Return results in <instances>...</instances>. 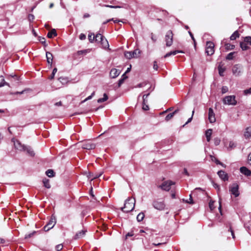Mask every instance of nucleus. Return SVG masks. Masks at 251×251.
Masks as SVG:
<instances>
[{
	"label": "nucleus",
	"instance_id": "f257e3e1",
	"mask_svg": "<svg viewBox=\"0 0 251 251\" xmlns=\"http://www.w3.org/2000/svg\"><path fill=\"white\" fill-rule=\"evenodd\" d=\"M135 199L133 198H128L125 201L124 206L121 208L122 211L126 213L132 211L135 207Z\"/></svg>",
	"mask_w": 251,
	"mask_h": 251
},
{
	"label": "nucleus",
	"instance_id": "f03ea898",
	"mask_svg": "<svg viewBox=\"0 0 251 251\" xmlns=\"http://www.w3.org/2000/svg\"><path fill=\"white\" fill-rule=\"evenodd\" d=\"M140 54L141 51L139 49H136L132 51H126L125 56L127 59H130L133 58L138 57Z\"/></svg>",
	"mask_w": 251,
	"mask_h": 251
},
{
	"label": "nucleus",
	"instance_id": "7ed1b4c3",
	"mask_svg": "<svg viewBox=\"0 0 251 251\" xmlns=\"http://www.w3.org/2000/svg\"><path fill=\"white\" fill-rule=\"evenodd\" d=\"M174 34L172 30L168 31L165 36V41L166 42V46L168 47H171L173 43Z\"/></svg>",
	"mask_w": 251,
	"mask_h": 251
},
{
	"label": "nucleus",
	"instance_id": "20e7f679",
	"mask_svg": "<svg viewBox=\"0 0 251 251\" xmlns=\"http://www.w3.org/2000/svg\"><path fill=\"white\" fill-rule=\"evenodd\" d=\"M223 102L225 104L235 105L237 101L234 96H228L223 99Z\"/></svg>",
	"mask_w": 251,
	"mask_h": 251
},
{
	"label": "nucleus",
	"instance_id": "39448f33",
	"mask_svg": "<svg viewBox=\"0 0 251 251\" xmlns=\"http://www.w3.org/2000/svg\"><path fill=\"white\" fill-rule=\"evenodd\" d=\"M205 52L208 55H211L214 53V44L213 42H206Z\"/></svg>",
	"mask_w": 251,
	"mask_h": 251
},
{
	"label": "nucleus",
	"instance_id": "423d86ee",
	"mask_svg": "<svg viewBox=\"0 0 251 251\" xmlns=\"http://www.w3.org/2000/svg\"><path fill=\"white\" fill-rule=\"evenodd\" d=\"M174 184H175V183L172 181H166L163 182L161 185H159V187L163 190L168 191L171 189V186Z\"/></svg>",
	"mask_w": 251,
	"mask_h": 251
},
{
	"label": "nucleus",
	"instance_id": "0eeeda50",
	"mask_svg": "<svg viewBox=\"0 0 251 251\" xmlns=\"http://www.w3.org/2000/svg\"><path fill=\"white\" fill-rule=\"evenodd\" d=\"M56 220L54 217H51L48 223L44 226L45 231H48L51 229L55 225Z\"/></svg>",
	"mask_w": 251,
	"mask_h": 251
},
{
	"label": "nucleus",
	"instance_id": "6e6552de",
	"mask_svg": "<svg viewBox=\"0 0 251 251\" xmlns=\"http://www.w3.org/2000/svg\"><path fill=\"white\" fill-rule=\"evenodd\" d=\"M238 189L239 186L237 183H233L229 188V191H230L231 193L235 197H237L239 195Z\"/></svg>",
	"mask_w": 251,
	"mask_h": 251
},
{
	"label": "nucleus",
	"instance_id": "1a4fd4ad",
	"mask_svg": "<svg viewBox=\"0 0 251 251\" xmlns=\"http://www.w3.org/2000/svg\"><path fill=\"white\" fill-rule=\"evenodd\" d=\"M12 142L14 143V145L16 149L20 151H25V146L22 145L21 143L18 140H15L14 139H12Z\"/></svg>",
	"mask_w": 251,
	"mask_h": 251
},
{
	"label": "nucleus",
	"instance_id": "9d476101",
	"mask_svg": "<svg viewBox=\"0 0 251 251\" xmlns=\"http://www.w3.org/2000/svg\"><path fill=\"white\" fill-rule=\"evenodd\" d=\"M81 147L84 149L86 150H93L95 148L96 145L95 144L92 143L89 141L84 142L81 145Z\"/></svg>",
	"mask_w": 251,
	"mask_h": 251
},
{
	"label": "nucleus",
	"instance_id": "9b49d317",
	"mask_svg": "<svg viewBox=\"0 0 251 251\" xmlns=\"http://www.w3.org/2000/svg\"><path fill=\"white\" fill-rule=\"evenodd\" d=\"M232 73L235 76H239L242 72V67L238 64H236L232 67Z\"/></svg>",
	"mask_w": 251,
	"mask_h": 251
},
{
	"label": "nucleus",
	"instance_id": "f8f14e48",
	"mask_svg": "<svg viewBox=\"0 0 251 251\" xmlns=\"http://www.w3.org/2000/svg\"><path fill=\"white\" fill-rule=\"evenodd\" d=\"M152 205L155 209L159 210H163L165 206L163 201H153Z\"/></svg>",
	"mask_w": 251,
	"mask_h": 251
},
{
	"label": "nucleus",
	"instance_id": "ddd939ff",
	"mask_svg": "<svg viewBox=\"0 0 251 251\" xmlns=\"http://www.w3.org/2000/svg\"><path fill=\"white\" fill-rule=\"evenodd\" d=\"M208 120L210 123H214L216 122L215 115L212 108L208 109Z\"/></svg>",
	"mask_w": 251,
	"mask_h": 251
},
{
	"label": "nucleus",
	"instance_id": "4468645a",
	"mask_svg": "<svg viewBox=\"0 0 251 251\" xmlns=\"http://www.w3.org/2000/svg\"><path fill=\"white\" fill-rule=\"evenodd\" d=\"M120 74V71L115 68L112 69L110 72V76L111 78L117 77Z\"/></svg>",
	"mask_w": 251,
	"mask_h": 251
},
{
	"label": "nucleus",
	"instance_id": "2eb2a0df",
	"mask_svg": "<svg viewBox=\"0 0 251 251\" xmlns=\"http://www.w3.org/2000/svg\"><path fill=\"white\" fill-rule=\"evenodd\" d=\"M218 175L219 177L223 180L226 181L228 179L227 174L224 171H220L218 172Z\"/></svg>",
	"mask_w": 251,
	"mask_h": 251
},
{
	"label": "nucleus",
	"instance_id": "dca6fc26",
	"mask_svg": "<svg viewBox=\"0 0 251 251\" xmlns=\"http://www.w3.org/2000/svg\"><path fill=\"white\" fill-rule=\"evenodd\" d=\"M86 232V230L83 229L81 231L76 233L75 235L74 239L75 240H77L83 237L85 235Z\"/></svg>",
	"mask_w": 251,
	"mask_h": 251
},
{
	"label": "nucleus",
	"instance_id": "f3484780",
	"mask_svg": "<svg viewBox=\"0 0 251 251\" xmlns=\"http://www.w3.org/2000/svg\"><path fill=\"white\" fill-rule=\"evenodd\" d=\"M240 170L242 174L246 176H249L251 175V171L246 167H241Z\"/></svg>",
	"mask_w": 251,
	"mask_h": 251
},
{
	"label": "nucleus",
	"instance_id": "a211bd4d",
	"mask_svg": "<svg viewBox=\"0 0 251 251\" xmlns=\"http://www.w3.org/2000/svg\"><path fill=\"white\" fill-rule=\"evenodd\" d=\"M46 57L48 64L51 66L53 60V55L52 53L49 51L46 52Z\"/></svg>",
	"mask_w": 251,
	"mask_h": 251
},
{
	"label": "nucleus",
	"instance_id": "6ab92c4d",
	"mask_svg": "<svg viewBox=\"0 0 251 251\" xmlns=\"http://www.w3.org/2000/svg\"><path fill=\"white\" fill-rule=\"evenodd\" d=\"M244 136L246 139H250L251 137V127H248L246 128Z\"/></svg>",
	"mask_w": 251,
	"mask_h": 251
},
{
	"label": "nucleus",
	"instance_id": "aec40b11",
	"mask_svg": "<svg viewBox=\"0 0 251 251\" xmlns=\"http://www.w3.org/2000/svg\"><path fill=\"white\" fill-rule=\"evenodd\" d=\"M184 52L182 50H175L174 51H171L170 52H168L164 55V58H167L170 56L172 55H175L177 53H183Z\"/></svg>",
	"mask_w": 251,
	"mask_h": 251
},
{
	"label": "nucleus",
	"instance_id": "412c9836",
	"mask_svg": "<svg viewBox=\"0 0 251 251\" xmlns=\"http://www.w3.org/2000/svg\"><path fill=\"white\" fill-rule=\"evenodd\" d=\"M57 33L55 29H51L48 33L47 36L49 38H52L53 37L56 36Z\"/></svg>",
	"mask_w": 251,
	"mask_h": 251
},
{
	"label": "nucleus",
	"instance_id": "4be33fe9",
	"mask_svg": "<svg viewBox=\"0 0 251 251\" xmlns=\"http://www.w3.org/2000/svg\"><path fill=\"white\" fill-rule=\"evenodd\" d=\"M212 130L211 129H208L205 132V135L207 142H209L211 139V136L212 135Z\"/></svg>",
	"mask_w": 251,
	"mask_h": 251
},
{
	"label": "nucleus",
	"instance_id": "5701e85b",
	"mask_svg": "<svg viewBox=\"0 0 251 251\" xmlns=\"http://www.w3.org/2000/svg\"><path fill=\"white\" fill-rule=\"evenodd\" d=\"M100 43H101V44L103 48L106 49V48H108V47H109L108 42L107 40L105 38H104Z\"/></svg>",
	"mask_w": 251,
	"mask_h": 251
},
{
	"label": "nucleus",
	"instance_id": "b1692460",
	"mask_svg": "<svg viewBox=\"0 0 251 251\" xmlns=\"http://www.w3.org/2000/svg\"><path fill=\"white\" fill-rule=\"evenodd\" d=\"M4 85L9 86V84L5 81V80L2 76H0V87Z\"/></svg>",
	"mask_w": 251,
	"mask_h": 251
},
{
	"label": "nucleus",
	"instance_id": "393cba45",
	"mask_svg": "<svg viewBox=\"0 0 251 251\" xmlns=\"http://www.w3.org/2000/svg\"><path fill=\"white\" fill-rule=\"evenodd\" d=\"M26 151L27 153L28 154V155L30 156H34V152L32 149L29 146H25V151Z\"/></svg>",
	"mask_w": 251,
	"mask_h": 251
},
{
	"label": "nucleus",
	"instance_id": "a878e982",
	"mask_svg": "<svg viewBox=\"0 0 251 251\" xmlns=\"http://www.w3.org/2000/svg\"><path fill=\"white\" fill-rule=\"evenodd\" d=\"M104 38V37L100 33H98L95 36V39L96 41L98 42H100Z\"/></svg>",
	"mask_w": 251,
	"mask_h": 251
},
{
	"label": "nucleus",
	"instance_id": "bb28decb",
	"mask_svg": "<svg viewBox=\"0 0 251 251\" xmlns=\"http://www.w3.org/2000/svg\"><path fill=\"white\" fill-rule=\"evenodd\" d=\"M247 45L248 44L244 41L243 42H241L240 44V47L243 50H246L249 49Z\"/></svg>",
	"mask_w": 251,
	"mask_h": 251
},
{
	"label": "nucleus",
	"instance_id": "cd10ccee",
	"mask_svg": "<svg viewBox=\"0 0 251 251\" xmlns=\"http://www.w3.org/2000/svg\"><path fill=\"white\" fill-rule=\"evenodd\" d=\"M108 97L107 95L105 93H104L103 94V97L102 98H100L98 100V102L101 103L105 101L108 100Z\"/></svg>",
	"mask_w": 251,
	"mask_h": 251
},
{
	"label": "nucleus",
	"instance_id": "c85d7f7f",
	"mask_svg": "<svg viewBox=\"0 0 251 251\" xmlns=\"http://www.w3.org/2000/svg\"><path fill=\"white\" fill-rule=\"evenodd\" d=\"M225 48L226 50H231L234 49L235 46L229 43H226L225 44Z\"/></svg>",
	"mask_w": 251,
	"mask_h": 251
},
{
	"label": "nucleus",
	"instance_id": "c756f323",
	"mask_svg": "<svg viewBox=\"0 0 251 251\" xmlns=\"http://www.w3.org/2000/svg\"><path fill=\"white\" fill-rule=\"evenodd\" d=\"M89 52H90L89 50H78L76 53H77V55H85Z\"/></svg>",
	"mask_w": 251,
	"mask_h": 251
},
{
	"label": "nucleus",
	"instance_id": "7c9ffc66",
	"mask_svg": "<svg viewBox=\"0 0 251 251\" xmlns=\"http://www.w3.org/2000/svg\"><path fill=\"white\" fill-rule=\"evenodd\" d=\"M46 174L49 177H53L54 176V173L52 170L49 169L46 172Z\"/></svg>",
	"mask_w": 251,
	"mask_h": 251
},
{
	"label": "nucleus",
	"instance_id": "2f4dec72",
	"mask_svg": "<svg viewBox=\"0 0 251 251\" xmlns=\"http://www.w3.org/2000/svg\"><path fill=\"white\" fill-rule=\"evenodd\" d=\"M144 217H145L144 213L143 212H141L139 214H138V215H137V220L138 222H141L143 220Z\"/></svg>",
	"mask_w": 251,
	"mask_h": 251
},
{
	"label": "nucleus",
	"instance_id": "473e14b6",
	"mask_svg": "<svg viewBox=\"0 0 251 251\" xmlns=\"http://www.w3.org/2000/svg\"><path fill=\"white\" fill-rule=\"evenodd\" d=\"M44 186L47 188H50V184L49 180L47 179H44L43 180Z\"/></svg>",
	"mask_w": 251,
	"mask_h": 251
},
{
	"label": "nucleus",
	"instance_id": "72a5a7b5",
	"mask_svg": "<svg viewBox=\"0 0 251 251\" xmlns=\"http://www.w3.org/2000/svg\"><path fill=\"white\" fill-rule=\"evenodd\" d=\"M219 74L220 76L224 75V73L226 70L225 68L223 67L222 66H219L218 67Z\"/></svg>",
	"mask_w": 251,
	"mask_h": 251
},
{
	"label": "nucleus",
	"instance_id": "f704fd0d",
	"mask_svg": "<svg viewBox=\"0 0 251 251\" xmlns=\"http://www.w3.org/2000/svg\"><path fill=\"white\" fill-rule=\"evenodd\" d=\"M239 36V33L237 31H235L230 37V39L231 40H234L236 39V38L238 37Z\"/></svg>",
	"mask_w": 251,
	"mask_h": 251
},
{
	"label": "nucleus",
	"instance_id": "c9c22d12",
	"mask_svg": "<svg viewBox=\"0 0 251 251\" xmlns=\"http://www.w3.org/2000/svg\"><path fill=\"white\" fill-rule=\"evenodd\" d=\"M244 41L249 45L251 46V37L247 36L244 38Z\"/></svg>",
	"mask_w": 251,
	"mask_h": 251
},
{
	"label": "nucleus",
	"instance_id": "e433bc0d",
	"mask_svg": "<svg viewBox=\"0 0 251 251\" xmlns=\"http://www.w3.org/2000/svg\"><path fill=\"white\" fill-rule=\"evenodd\" d=\"M236 146V144L233 141H230L229 143V146L228 147V149L229 150H232L234 148H235Z\"/></svg>",
	"mask_w": 251,
	"mask_h": 251
},
{
	"label": "nucleus",
	"instance_id": "4c0bfd02",
	"mask_svg": "<svg viewBox=\"0 0 251 251\" xmlns=\"http://www.w3.org/2000/svg\"><path fill=\"white\" fill-rule=\"evenodd\" d=\"M236 52H231L229 53H228L226 57V59L227 60H232L233 59V55Z\"/></svg>",
	"mask_w": 251,
	"mask_h": 251
},
{
	"label": "nucleus",
	"instance_id": "58836bf2",
	"mask_svg": "<svg viewBox=\"0 0 251 251\" xmlns=\"http://www.w3.org/2000/svg\"><path fill=\"white\" fill-rule=\"evenodd\" d=\"M143 109L144 110H148L149 109V106L145 103V98L144 97V101H143Z\"/></svg>",
	"mask_w": 251,
	"mask_h": 251
},
{
	"label": "nucleus",
	"instance_id": "ea45409f",
	"mask_svg": "<svg viewBox=\"0 0 251 251\" xmlns=\"http://www.w3.org/2000/svg\"><path fill=\"white\" fill-rule=\"evenodd\" d=\"M214 201L210 200V201L209 202V207L211 211H212L214 209L215 207L214 206Z\"/></svg>",
	"mask_w": 251,
	"mask_h": 251
},
{
	"label": "nucleus",
	"instance_id": "a19ab883",
	"mask_svg": "<svg viewBox=\"0 0 251 251\" xmlns=\"http://www.w3.org/2000/svg\"><path fill=\"white\" fill-rule=\"evenodd\" d=\"M174 116V113H170L167 115L165 118V120L166 121H168L171 120Z\"/></svg>",
	"mask_w": 251,
	"mask_h": 251
},
{
	"label": "nucleus",
	"instance_id": "79ce46f5",
	"mask_svg": "<svg viewBox=\"0 0 251 251\" xmlns=\"http://www.w3.org/2000/svg\"><path fill=\"white\" fill-rule=\"evenodd\" d=\"M104 7H109V8H120L122 7V6H119V5H116V6H114V5H103Z\"/></svg>",
	"mask_w": 251,
	"mask_h": 251
},
{
	"label": "nucleus",
	"instance_id": "37998d69",
	"mask_svg": "<svg viewBox=\"0 0 251 251\" xmlns=\"http://www.w3.org/2000/svg\"><path fill=\"white\" fill-rule=\"evenodd\" d=\"M95 95V92H93L92 93V94H91V95L89 96V97H88L87 98H86L84 100H83V101H81V103H84L85 102V101L89 100H91L92 99V98Z\"/></svg>",
	"mask_w": 251,
	"mask_h": 251
},
{
	"label": "nucleus",
	"instance_id": "c03bdc74",
	"mask_svg": "<svg viewBox=\"0 0 251 251\" xmlns=\"http://www.w3.org/2000/svg\"><path fill=\"white\" fill-rule=\"evenodd\" d=\"M214 144L215 146H218L220 144L221 142V140L219 138L216 137L214 139Z\"/></svg>",
	"mask_w": 251,
	"mask_h": 251
},
{
	"label": "nucleus",
	"instance_id": "a18cd8bd",
	"mask_svg": "<svg viewBox=\"0 0 251 251\" xmlns=\"http://www.w3.org/2000/svg\"><path fill=\"white\" fill-rule=\"evenodd\" d=\"M57 68H55L53 69L52 74L50 77V79H52L54 78V75H55V73L57 72Z\"/></svg>",
	"mask_w": 251,
	"mask_h": 251
},
{
	"label": "nucleus",
	"instance_id": "49530a36",
	"mask_svg": "<svg viewBox=\"0 0 251 251\" xmlns=\"http://www.w3.org/2000/svg\"><path fill=\"white\" fill-rule=\"evenodd\" d=\"M228 91V88L227 86H223L222 88V94H225Z\"/></svg>",
	"mask_w": 251,
	"mask_h": 251
},
{
	"label": "nucleus",
	"instance_id": "de8ad7c7",
	"mask_svg": "<svg viewBox=\"0 0 251 251\" xmlns=\"http://www.w3.org/2000/svg\"><path fill=\"white\" fill-rule=\"evenodd\" d=\"M88 39L91 42H92L95 39L94 34H89Z\"/></svg>",
	"mask_w": 251,
	"mask_h": 251
},
{
	"label": "nucleus",
	"instance_id": "09e8293b",
	"mask_svg": "<svg viewBox=\"0 0 251 251\" xmlns=\"http://www.w3.org/2000/svg\"><path fill=\"white\" fill-rule=\"evenodd\" d=\"M55 249L56 251H61L63 249V245L62 244H59L56 246Z\"/></svg>",
	"mask_w": 251,
	"mask_h": 251
},
{
	"label": "nucleus",
	"instance_id": "8fccbe9b",
	"mask_svg": "<svg viewBox=\"0 0 251 251\" xmlns=\"http://www.w3.org/2000/svg\"><path fill=\"white\" fill-rule=\"evenodd\" d=\"M244 94L245 95L251 94V87L249 89L245 90L244 91Z\"/></svg>",
	"mask_w": 251,
	"mask_h": 251
},
{
	"label": "nucleus",
	"instance_id": "3c124183",
	"mask_svg": "<svg viewBox=\"0 0 251 251\" xmlns=\"http://www.w3.org/2000/svg\"><path fill=\"white\" fill-rule=\"evenodd\" d=\"M186 202L188 203L193 204L194 203L192 197V194L190 195V199L189 201H186Z\"/></svg>",
	"mask_w": 251,
	"mask_h": 251
},
{
	"label": "nucleus",
	"instance_id": "603ef678",
	"mask_svg": "<svg viewBox=\"0 0 251 251\" xmlns=\"http://www.w3.org/2000/svg\"><path fill=\"white\" fill-rule=\"evenodd\" d=\"M194 110H193L192 111V116H191L190 118H189V119H188V120L187 122L185 123V125H186V124H187L188 123H190V122H191V121H192V119H193V115H194Z\"/></svg>",
	"mask_w": 251,
	"mask_h": 251
},
{
	"label": "nucleus",
	"instance_id": "864d4df0",
	"mask_svg": "<svg viewBox=\"0 0 251 251\" xmlns=\"http://www.w3.org/2000/svg\"><path fill=\"white\" fill-rule=\"evenodd\" d=\"M35 233V232H33L30 234H26L25 235V239H27V238H30L33 235V234Z\"/></svg>",
	"mask_w": 251,
	"mask_h": 251
},
{
	"label": "nucleus",
	"instance_id": "5fc2aeb1",
	"mask_svg": "<svg viewBox=\"0 0 251 251\" xmlns=\"http://www.w3.org/2000/svg\"><path fill=\"white\" fill-rule=\"evenodd\" d=\"M39 41L42 43V44H45V42H46V39L44 37H39Z\"/></svg>",
	"mask_w": 251,
	"mask_h": 251
},
{
	"label": "nucleus",
	"instance_id": "6e6d98bb",
	"mask_svg": "<svg viewBox=\"0 0 251 251\" xmlns=\"http://www.w3.org/2000/svg\"><path fill=\"white\" fill-rule=\"evenodd\" d=\"M124 78H121L119 80V82H118V87H120L121 86V85L123 83V82H124Z\"/></svg>",
	"mask_w": 251,
	"mask_h": 251
},
{
	"label": "nucleus",
	"instance_id": "4d7b16f0",
	"mask_svg": "<svg viewBox=\"0 0 251 251\" xmlns=\"http://www.w3.org/2000/svg\"><path fill=\"white\" fill-rule=\"evenodd\" d=\"M229 231H230V232L231 233V234L232 235V238L235 239V235H234V233L233 230L231 229V227L229 228Z\"/></svg>",
	"mask_w": 251,
	"mask_h": 251
},
{
	"label": "nucleus",
	"instance_id": "13d9d810",
	"mask_svg": "<svg viewBox=\"0 0 251 251\" xmlns=\"http://www.w3.org/2000/svg\"><path fill=\"white\" fill-rule=\"evenodd\" d=\"M150 95V93H148V94L144 95L143 96V101H144V97L145 98V103H147L148 102L147 98Z\"/></svg>",
	"mask_w": 251,
	"mask_h": 251
},
{
	"label": "nucleus",
	"instance_id": "bf43d9fd",
	"mask_svg": "<svg viewBox=\"0 0 251 251\" xmlns=\"http://www.w3.org/2000/svg\"><path fill=\"white\" fill-rule=\"evenodd\" d=\"M86 38V36L83 33H81L79 35V39L80 40H84Z\"/></svg>",
	"mask_w": 251,
	"mask_h": 251
},
{
	"label": "nucleus",
	"instance_id": "052dcab7",
	"mask_svg": "<svg viewBox=\"0 0 251 251\" xmlns=\"http://www.w3.org/2000/svg\"><path fill=\"white\" fill-rule=\"evenodd\" d=\"M215 162L216 164H220L224 167H226V166L223 163L221 162L219 160H218L217 159H216Z\"/></svg>",
	"mask_w": 251,
	"mask_h": 251
},
{
	"label": "nucleus",
	"instance_id": "680f3d73",
	"mask_svg": "<svg viewBox=\"0 0 251 251\" xmlns=\"http://www.w3.org/2000/svg\"><path fill=\"white\" fill-rule=\"evenodd\" d=\"M153 69L155 70H157L158 69V65L156 61L153 62Z\"/></svg>",
	"mask_w": 251,
	"mask_h": 251
},
{
	"label": "nucleus",
	"instance_id": "e2e57ef3",
	"mask_svg": "<svg viewBox=\"0 0 251 251\" xmlns=\"http://www.w3.org/2000/svg\"><path fill=\"white\" fill-rule=\"evenodd\" d=\"M145 85H146L145 83H141L140 84H138L136 86H135V87L140 88V87H142L145 86Z\"/></svg>",
	"mask_w": 251,
	"mask_h": 251
},
{
	"label": "nucleus",
	"instance_id": "0e129e2a",
	"mask_svg": "<svg viewBox=\"0 0 251 251\" xmlns=\"http://www.w3.org/2000/svg\"><path fill=\"white\" fill-rule=\"evenodd\" d=\"M188 33H189V34L190 36H191V37L192 39L193 40V41H194V43L195 44L196 41H195V38H194V36H193V34H192V32H191V31H190L188 32Z\"/></svg>",
	"mask_w": 251,
	"mask_h": 251
},
{
	"label": "nucleus",
	"instance_id": "69168bd1",
	"mask_svg": "<svg viewBox=\"0 0 251 251\" xmlns=\"http://www.w3.org/2000/svg\"><path fill=\"white\" fill-rule=\"evenodd\" d=\"M34 19V16L32 14H29L28 15V19L29 21H32Z\"/></svg>",
	"mask_w": 251,
	"mask_h": 251
},
{
	"label": "nucleus",
	"instance_id": "338daca9",
	"mask_svg": "<svg viewBox=\"0 0 251 251\" xmlns=\"http://www.w3.org/2000/svg\"><path fill=\"white\" fill-rule=\"evenodd\" d=\"M248 163L251 165V153H250L248 155Z\"/></svg>",
	"mask_w": 251,
	"mask_h": 251
},
{
	"label": "nucleus",
	"instance_id": "774afa93",
	"mask_svg": "<svg viewBox=\"0 0 251 251\" xmlns=\"http://www.w3.org/2000/svg\"><path fill=\"white\" fill-rule=\"evenodd\" d=\"M213 185L215 188L218 189V190H219L220 187H219V186L217 184L214 183Z\"/></svg>",
	"mask_w": 251,
	"mask_h": 251
}]
</instances>
